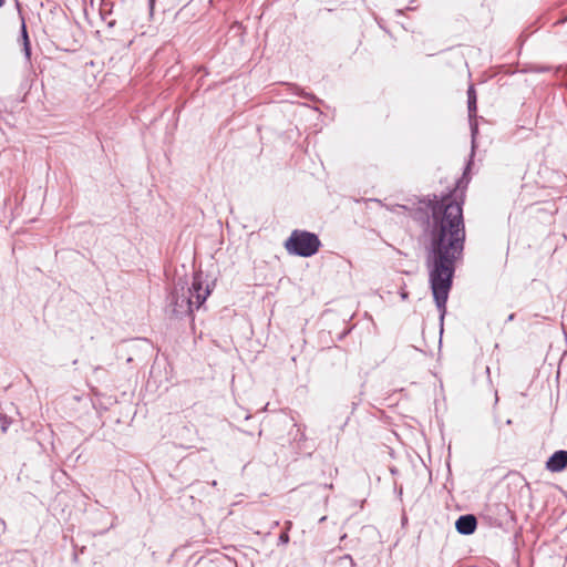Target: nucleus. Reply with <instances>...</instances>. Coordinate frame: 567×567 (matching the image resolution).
Listing matches in <instances>:
<instances>
[{"label": "nucleus", "instance_id": "f257e3e1", "mask_svg": "<svg viewBox=\"0 0 567 567\" xmlns=\"http://www.w3.org/2000/svg\"><path fill=\"white\" fill-rule=\"evenodd\" d=\"M454 192L444 196L429 195L419 200V212L426 215L425 233L429 237L426 267L430 285L441 319L452 288L456 262L462 259L465 244L463 200Z\"/></svg>", "mask_w": 567, "mask_h": 567}, {"label": "nucleus", "instance_id": "f03ea898", "mask_svg": "<svg viewBox=\"0 0 567 567\" xmlns=\"http://www.w3.org/2000/svg\"><path fill=\"white\" fill-rule=\"evenodd\" d=\"M212 293L209 284L202 271L195 272L190 285L179 280L175 284L168 297L166 312L171 318L189 317L195 309H199Z\"/></svg>", "mask_w": 567, "mask_h": 567}, {"label": "nucleus", "instance_id": "7ed1b4c3", "mask_svg": "<svg viewBox=\"0 0 567 567\" xmlns=\"http://www.w3.org/2000/svg\"><path fill=\"white\" fill-rule=\"evenodd\" d=\"M286 249L300 257L315 255L320 247V240L313 233L306 230H293L285 244Z\"/></svg>", "mask_w": 567, "mask_h": 567}, {"label": "nucleus", "instance_id": "20e7f679", "mask_svg": "<svg viewBox=\"0 0 567 567\" xmlns=\"http://www.w3.org/2000/svg\"><path fill=\"white\" fill-rule=\"evenodd\" d=\"M567 467V451H556L546 462V468L553 473L561 472Z\"/></svg>", "mask_w": 567, "mask_h": 567}, {"label": "nucleus", "instance_id": "39448f33", "mask_svg": "<svg viewBox=\"0 0 567 567\" xmlns=\"http://www.w3.org/2000/svg\"><path fill=\"white\" fill-rule=\"evenodd\" d=\"M477 520L474 515H462L455 523L456 530L462 535H471L475 532Z\"/></svg>", "mask_w": 567, "mask_h": 567}, {"label": "nucleus", "instance_id": "423d86ee", "mask_svg": "<svg viewBox=\"0 0 567 567\" xmlns=\"http://www.w3.org/2000/svg\"><path fill=\"white\" fill-rule=\"evenodd\" d=\"M467 109H468V117L472 121L476 116V92L473 86H470L467 90Z\"/></svg>", "mask_w": 567, "mask_h": 567}, {"label": "nucleus", "instance_id": "0eeeda50", "mask_svg": "<svg viewBox=\"0 0 567 567\" xmlns=\"http://www.w3.org/2000/svg\"><path fill=\"white\" fill-rule=\"evenodd\" d=\"M279 543L280 544H288L289 543V535H288L287 530H285L284 533L280 534Z\"/></svg>", "mask_w": 567, "mask_h": 567}, {"label": "nucleus", "instance_id": "6e6552de", "mask_svg": "<svg viewBox=\"0 0 567 567\" xmlns=\"http://www.w3.org/2000/svg\"><path fill=\"white\" fill-rule=\"evenodd\" d=\"M21 33H22V38H23V43L24 42H29L28 32H27L24 23H22V31H21Z\"/></svg>", "mask_w": 567, "mask_h": 567}, {"label": "nucleus", "instance_id": "1a4fd4ad", "mask_svg": "<svg viewBox=\"0 0 567 567\" xmlns=\"http://www.w3.org/2000/svg\"><path fill=\"white\" fill-rule=\"evenodd\" d=\"M23 47H24V53L29 58L31 54L30 42H24Z\"/></svg>", "mask_w": 567, "mask_h": 567}, {"label": "nucleus", "instance_id": "9d476101", "mask_svg": "<svg viewBox=\"0 0 567 567\" xmlns=\"http://www.w3.org/2000/svg\"><path fill=\"white\" fill-rule=\"evenodd\" d=\"M471 130H472V136H473V140H474L475 135L477 133V124L476 123H472L471 124Z\"/></svg>", "mask_w": 567, "mask_h": 567}, {"label": "nucleus", "instance_id": "9b49d317", "mask_svg": "<svg viewBox=\"0 0 567 567\" xmlns=\"http://www.w3.org/2000/svg\"><path fill=\"white\" fill-rule=\"evenodd\" d=\"M291 525H292L291 522H287L286 523V530L287 532L291 528Z\"/></svg>", "mask_w": 567, "mask_h": 567}, {"label": "nucleus", "instance_id": "f8f14e48", "mask_svg": "<svg viewBox=\"0 0 567 567\" xmlns=\"http://www.w3.org/2000/svg\"><path fill=\"white\" fill-rule=\"evenodd\" d=\"M326 519H327V516H322V517L319 519V523H323Z\"/></svg>", "mask_w": 567, "mask_h": 567}, {"label": "nucleus", "instance_id": "ddd939ff", "mask_svg": "<svg viewBox=\"0 0 567 567\" xmlns=\"http://www.w3.org/2000/svg\"><path fill=\"white\" fill-rule=\"evenodd\" d=\"M514 319V313L509 315L508 316V321L513 320Z\"/></svg>", "mask_w": 567, "mask_h": 567}, {"label": "nucleus", "instance_id": "4468645a", "mask_svg": "<svg viewBox=\"0 0 567 567\" xmlns=\"http://www.w3.org/2000/svg\"><path fill=\"white\" fill-rule=\"evenodd\" d=\"M2 431L6 432L7 431V424H2Z\"/></svg>", "mask_w": 567, "mask_h": 567}, {"label": "nucleus", "instance_id": "2eb2a0df", "mask_svg": "<svg viewBox=\"0 0 567 567\" xmlns=\"http://www.w3.org/2000/svg\"><path fill=\"white\" fill-rule=\"evenodd\" d=\"M6 0H0V8L3 7Z\"/></svg>", "mask_w": 567, "mask_h": 567}, {"label": "nucleus", "instance_id": "dca6fc26", "mask_svg": "<svg viewBox=\"0 0 567 567\" xmlns=\"http://www.w3.org/2000/svg\"><path fill=\"white\" fill-rule=\"evenodd\" d=\"M155 0H150L151 7H153Z\"/></svg>", "mask_w": 567, "mask_h": 567}, {"label": "nucleus", "instance_id": "f3484780", "mask_svg": "<svg viewBox=\"0 0 567 567\" xmlns=\"http://www.w3.org/2000/svg\"><path fill=\"white\" fill-rule=\"evenodd\" d=\"M212 485H213V486H216V485H217V482H216V481H213Z\"/></svg>", "mask_w": 567, "mask_h": 567}]
</instances>
